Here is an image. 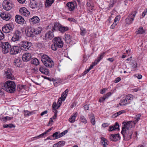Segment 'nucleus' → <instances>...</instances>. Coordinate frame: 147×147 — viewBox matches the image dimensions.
<instances>
[{"instance_id": "nucleus-1", "label": "nucleus", "mask_w": 147, "mask_h": 147, "mask_svg": "<svg viewBox=\"0 0 147 147\" xmlns=\"http://www.w3.org/2000/svg\"><path fill=\"white\" fill-rule=\"evenodd\" d=\"M16 84L13 81H8L4 83L0 84V88L7 92L12 93L15 91Z\"/></svg>"}, {"instance_id": "nucleus-2", "label": "nucleus", "mask_w": 147, "mask_h": 147, "mask_svg": "<svg viewBox=\"0 0 147 147\" xmlns=\"http://www.w3.org/2000/svg\"><path fill=\"white\" fill-rule=\"evenodd\" d=\"M125 129L124 128H122L121 133L123 135L125 140H128L131 138L133 132L132 130H128Z\"/></svg>"}, {"instance_id": "nucleus-3", "label": "nucleus", "mask_w": 147, "mask_h": 147, "mask_svg": "<svg viewBox=\"0 0 147 147\" xmlns=\"http://www.w3.org/2000/svg\"><path fill=\"white\" fill-rule=\"evenodd\" d=\"M22 33L20 31L16 30L13 33V35L12 37L11 40L15 42L20 41L22 38Z\"/></svg>"}, {"instance_id": "nucleus-4", "label": "nucleus", "mask_w": 147, "mask_h": 147, "mask_svg": "<svg viewBox=\"0 0 147 147\" xmlns=\"http://www.w3.org/2000/svg\"><path fill=\"white\" fill-rule=\"evenodd\" d=\"M136 13V11H132L131 12L125 20V22L126 24L130 25L132 23Z\"/></svg>"}, {"instance_id": "nucleus-5", "label": "nucleus", "mask_w": 147, "mask_h": 147, "mask_svg": "<svg viewBox=\"0 0 147 147\" xmlns=\"http://www.w3.org/2000/svg\"><path fill=\"white\" fill-rule=\"evenodd\" d=\"M31 45V43L26 41H22L20 46V49L23 51H27L30 47Z\"/></svg>"}, {"instance_id": "nucleus-6", "label": "nucleus", "mask_w": 147, "mask_h": 147, "mask_svg": "<svg viewBox=\"0 0 147 147\" xmlns=\"http://www.w3.org/2000/svg\"><path fill=\"white\" fill-rule=\"evenodd\" d=\"M123 126L122 128H124L125 129L128 130H131L130 129L134 127L135 125V123L134 121H129L127 122H123Z\"/></svg>"}, {"instance_id": "nucleus-7", "label": "nucleus", "mask_w": 147, "mask_h": 147, "mask_svg": "<svg viewBox=\"0 0 147 147\" xmlns=\"http://www.w3.org/2000/svg\"><path fill=\"white\" fill-rule=\"evenodd\" d=\"M14 26L12 24H6L2 28L3 31L5 33H8L12 31Z\"/></svg>"}, {"instance_id": "nucleus-8", "label": "nucleus", "mask_w": 147, "mask_h": 147, "mask_svg": "<svg viewBox=\"0 0 147 147\" xmlns=\"http://www.w3.org/2000/svg\"><path fill=\"white\" fill-rule=\"evenodd\" d=\"M61 25L59 23L56 22L55 23L54 26L53 24H51L47 26V28H50L51 29V30L53 32H54L55 31H59V30L60 27Z\"/></svg>"}, {"instance_id": "nucleus-9", "label": "nucleus", "mask_w": 147, "mask_h": 147, "mask_svg": "<svg viewBox=\"0 0 147 147\" xmlns=\"http://www.w3.org/2000/svg\"><path fill=\"white\" fill-rule=\"evenodd\" d=\"M2 5L3 9L7 11L10 10L13 7V5L7 0L4 1Z\"/></svg>"}, {"instance_id": "nucleus-10", "label": "nucleus", "mask_w": 147, "mask_h": 147, "mask_svg": "<svg viewBox=\"0 0 147 147\" xmlns=\"http://www.w3.org/2000/svg\"><path fill=\"white\" fill-rule=\"evenodd\" d=\"M53 43H55L58 48H61L63 47V43L61 38L56 37L53 39Z\"/></svg>"}, {"instance_id": "nucleus-11", "label": "nucleus", "mask_w": 147, "mask_h": 147, "mask_svg": "<svg viewBox=\"0 0 147 147\" xmlns=\"http://www.w3.org/2000/svg\"><path fill=\"white\" fill-rule=\"evenodd\" d=\"M67 9L70 11L74 10L75 7L77 6L76 3L75 1L68 2L66 4Z\"/></svg>"}, {"instance_id": "nucleus-12", "label": "nucleus", "mask_w": 147, "mask_h": 147, "mask_svg": "<svg viewBox=\"0 0 147 147\" xmlns=\"http://www.w3.org/2000/svg\"><path fill=\"white\" fill-rule=\"evenodd\" d=\"M20 47L18 46H13L11 48L10 51V53L11 55H16L20 52Z\"/></svg>"}, {"instance_id": "nucleus-13", "label": "nucleus", "mask_w": 147, "mask_h": 147, "mask_svg": "<svg viewBox=\"0 0 147 147\" xmlns=\"http://www.w3.org/2000/svg\"><path fill=\"white\" fill-rule=\"evenodd\" d=\"M40 21L39 18L37 16H34L32 18L29 19V21L30 24L34 25L38 23Z\"/></svg>"}, {"instance_id": "nucleus-14", "label": "nucleus", "mask_w": 147, "mask_h": 147, "mask_svg": "<svg viewBox=\"0 0 147 147\" xmlns=\"http://www.w3.org/2000/svg\"><path fill=\"white\" fill-rule=\"evenodd\" d=\"M5 75L8 79L13 80L14 79L13 76L11 73V70L9 69H8L5 70Z\"/></svg>"}, {"instance_id": "nucleus-15", "label": "nucleus", "mask_w": 147, "mask_h": 147, "mask_svg": "<svg viewBox=\"0 0 147 147\" xmlns=\"http://www.w3.org/2000/svg\"><path fill=\"white\" fill-rule=\"evenodd\" d=\"M19 12L21 14L26 17L29 16L30 14V12L25 7L20 8Z\"/></svg>"}, {"instance_id": "nucleus-16", "label": "nucleus", "mask_w": 147, "mask_h": 147, "mask_svg": "<svg viewBox=\"0 0 147 147\" xmlns=\"http://www.w3.org/2000/svg\"><path fill=\"white\" fill-rule=\"evenodd\" d=\"M33 28V27H28L26 28L25 30V32L26 35L28 37H33V32L32 30Z\"/></svg>"}, {"instance_id": "nucleus-17", "label": "nucleus", "mask_w": 147, "mask_h": 147, "mask_svg": "<svg viewBox=\"0 0 147 147\" xmlns=\"http://www.w3.org/2000/svg\"><path fill=\"white\" fill-rule=\"evenodd\" d=\"M0 17L3 20L7 21L10 19L11 15L7 12H3L1 14Z\"/></svg>"}, {"instance_id": "nucleus-18", "label": "nucleus", "mask_w": 147, "mask_h": 147, "mask_svg": "<svg viewBox=\"0 0 147 147\" xmlns=\"http://www.w3.org/2000/svg\"><path fill=\"white\" fill-rule=\"evenodd\" d=\"M109 139L111 141L116 142L120 139L119 135V134H111L109 136Z\"/></svg>"}, {"instance_id": "nucleus-19", "label": "nucleus", "mask_w": 147, "mask_h": 147, "mask_svg": "<svg viewBox=\"0 0 147 147\" xmlns=\"http://www.w3.org/2000/svg\"><path fill=\"white\" fill-rule=\"evenodd\" d=\"M16 22L20 24H23L24 23V20L22 16L20 15H16L15 17Z\"/></svg>"}, {"instance_id": "nucleus-20", "label": "nucleus", "mask_w": 147, "mask_h": 147, "mask_svg": "<svg viewBox=\"0 0 147 147\" xmlns=\"http://www.w3.org/2000/svg\"><path fill=\"white\" fill-rule=\"evenodd\" d=\"M31 57L32 56L30 53H25L23 55L22 59L24 61H27L30 60Z\"/></svg>"}, {"instance_id": "nucleus-21", "label": "nucleus", "mask_w": 147, "mask_h": 147, "mask_svg": "<svg viewBox=\"0 0 147 147\" xmlns=\"http://www.w3.org/2000/svg\"><path fill=\"white\" fill-rule=\"evenodd\" d=\"M54 65V63L53 60L47 55V67H51Z\"/></svg>"}, {"instance_id": "nucleus-22", "label": "nucleus", "mask_w": 147, "mask_h": 147, "mask_svg": "<svg viewBox=\"0 0 147 147\" xmlns=\"http://www.w3.org/2000/svg\"><path fill=\"white\" fill-rule=\"evenodd\" d=\"M55 113L53 117H52L50 119L49 121V122L48 124V126H49L52 125L53 123V119H55L57 116V111L55 110V112L53 111Z\"/></svg>"}, {"instance_id": "nucleus-23", "label": "nucleus", "mask_w": 147, "mask_h": 147, "mask_svg": "<svg viewBox=\"0 0 147 147\" xmlns=\"http://www.w3.org/2000/svg\"><path fill=\"white\" fill-rule=\"evenodd\" d=\"M78 115L77 112L74 113L69 119V121L71 123H73L75 121Z\"/></svg>"}, {"instance_id": "nucleus-24", "label": "nucleus", "mask_w": 147, "mask_h": 147, "mask_svg": "<svg viewBox=\"0 0 147 147\" xmlns=\"http://www.w3.org/2000/svg\"><path fill=\"white\" fill-rule=\"evenodd\" d=\"M42 30V28H41L38 27L36 28H35L33 27L32 30L33 32V36L35 35L38 34L40 33Z\"/></svg>"}, {"instance_id": "nucleus-25", "label": "nucleus", "mask_w": 147, "mask_h": 147, "mask_svg": "<svg viewBox=\"0 0 147 147\" xmlns=\"http://www.w3.org/2000/svg\"><path fill=\"white\" fill-rule=\"evenodd\" d=\"M119 125L116 122L114 125L111 126H109V128L108 129L109 131H114L119 129Z\"/></svg>"}, {"instance_id": "nucleus-26", "label": "nucleus", "mask_w": 147, "mask_h": 147, "mask_svg": "<svg viewBox=\"0 0 147 147\" xmlns=\"http://www.w3.org/2000/svg\"><path fill=\"white\" fill-rule=\"evenodd\" d=\"M22 62V61L21 59L18 57L15 59L13 61V63L16 67H19L21 64Z\"/></svg>"}, {"instance_id": "nucleus-27", "label": "nucleus", "mask_w": 147, "mask_h": 147, "mask_svg": "<svg viewBox=\"0 0 147 147\" xmlns=\"http://www.w3.org/2000/svg\"><path fill=\"white\" fill-rule=\"evenodd\" d=\"M53 32L52 31L49 30L47 33V39L51 40L54 37Z\"/></svg>"}, {"instance_id": "nucleus-28", "label": "nucleus", "mask_w": 147, "mask_h": 147, "mask_svg": "<svg viewBox=\"0 0 147 147\" xmlns=\"http://www.w3.org/2000/svg\"><path fill=\"white\" fill-rule=\"evenodd\" d=\"M101 145L103 146V147H107V145H108L107 140L103 137H101Z\"/></svg>"}, {"instance_id": "nucleus-29", "label": "nucleus", "mask_w": 147, "mask_h": 147, "mask_svg": "<svg viewBox=\"0 0 147 147\" xmlns=\"http://www.w3.org/2000/svg\"><path fill=\"white\" fill-rule=\"evenodd\" d=\"M129 103L130 102L128 101L125 98L121 100L120 105L125 106Z\"/></svg>"}, {"instance_id": "nucleus-30", "label": "nucleus", "mask_w": 147, "mask_h": 147, "mask_svg": "<svg viewBox=\"0 0 147 147\" xmlns=\"http://www.w3.org/2000/svg\"><path fill=\"white\" fill-rule=\"evenodd\" d=\"M71 36L69 34H65V40L67 43H69L71 41Z\"/></svg>"}, {"instance_id": "nucleus-31", "label": "nucleus", "mask_w": 147, "mask_h": 147, "mask_svg": "<svg viewBox=\"0 0 147 147\" xmlns=\"http://www.w3.org/2000/svg\"><path fill=\"white\" fill-rule=\"evenodd\" d=\"M145 32V30H144L143 28L141 26L136 31V33L137 34H142Z\"/></svg>"}, {"instance_id": "nucleus-32", "label": "nucleus", "mask_w": 147, "mask_h": 147, "mask_svg": "<svg viewBox=\"0 0 147 147\" xmlns=\"http://www.w3.org/2000/svg\"><path fill=\"white\" fill-rule=\"evenodd\" d=\"M30 7L32 9H34L37 7V4L36 2L34 1H30Z\"/></svg>"}, {"instance_id": "nucleus-33", "label": "nucleus", "mask_w": 147, "mask_h": 147, "mask_svg": "<svg viewBox=\"0 0 147 147\" xmlns=\"http://www.w3.org/2000/svg\"><path fill=\"white\" fill-rule=\"evenodd\" d=\"M69 30L68 27L66 26L64 27L61 25L59 31L62 33H63Z\"/></svg>"}, {"instance_id": "nucleus-34", "label": "nucleus", "mask_w": 147, "mask_h": 147, "mask_svg": "<svg viewBox=\"0 0 147 147\" xmlns=\"http://www.w3.org/2000/svg\"><path fill=\"white\" fill-rule=\"evenodd\" d=\"M31 63L35 65H39V62L38 60L37 59L34 58L31 61Z\"/></svg>"}, {"instance_id": "nucleus-35", "label": "nucleus", "mask_w": 147, "mask_h": 147, "mask_svg": "<svg viewBox=\"0 0 147 147\" xmlns=\"http://www.w3.org/2000/svg\"><path fill=\"white\" fill-rule=\"evenodd\" d=\"M105 52H103L101 53L100 55H99L97 59H96V61H97V62H99L100 60L103 59L105 56Z\"/></svg>"}, {"instance_id": "nucleus-36", "label": "nucleus", "mask_w": 147, "mask_h": 147, "mask_svg": "<svg viewBox=\"0 0 147 147\" xmlns=\"http://www.w3.org/2000/svg\"><path fill=\"white\" fill-rule=\"evenodd\" d=\"M125 98L130 103L131 100H132L133 99V96L132 94H129L127 95L125 97Z\"/></svg>"}, {"instance_id": "nucleus-37", "label": "nucleus", "mask_w": 147, "mask_h": 147, "mask_svg": "<svg viewBox=\"0 0 147 147\" xmlns=\"http://www.w3.org/2000/svg\"><path fill=\"white\" fill-rule=\"evenodd\" d=\"M86 4L87 6V9L89 11H90V10H93L94 7L93 4H91L89 2H87Z\"/></svg>"}, {"instance_id": "nucleus-38", "label": "nucleus", "mask_w": 147, "mask_h": 147, "mask_svg": "<svg viewBox=\"0 0 147 147\" xmlns=\"http://www.w3.org/2000/svg\"><path fill=\"white\" fill-rule=\"evenodd\" d=\"M53 108L54 110L53 111L55 112V110H57V109H58L60 107V105L58 106L57 105L56 102H53L52 105Z\"/></svg>"}, {"instance_id": "nucleus-39", "label": "nucleus", "mask_w": 147, "mask_h": 147, "mask_svg": "<svg viewBox=\"0 0 147 147\" xmlns=\"http://www.w3.org/2000/svg\"><path fill=\"white\" fill-rule=\"evenodd\" d=\"M141 116V115L140 114H138L135 116L134 117L135 120L134 121L135 123V124L140 120Z\"/></svg>"}, {"instance_id": "nucleus-40", "label": "nucleus", "mask_w": 147, "mask_h": 147, "mask_svg": "<svg viewBox=\"0 0 147 147\" xmlns=\"http://www.w3.org/2000/svg\"><path fill=\"white\" fill-rule=\"evenodd\" d=\"M90 119L91 123L93 125H95V120L94 115L92 114V115L90 117Z\"/></svg>"}, {"instance_id": "nucleus-41", "label": "nucleus", "mask_w": 147, "mask_h": 147, "mask_svg": "<svg viewBox=\"0 0 147 147\" xmlns=\"http://www.w3.org/2000/svg\"><path fill=\"white\" fill-rule=\"evenodd\" d=\"M80 121L84 123H86L87 122V120L85 117L83 115L80 116Z\"/></svg>"}, {"instance_id": "nucleus-42", "label": "nucleus", "mask_w": 147, "mask_h": 147, "mask_svg": "<svg viewBox=\"0 0 147 147\" xmlns=\"http://www.w3.org/2000/svg\"><path fill=\"white\" fill-rule=\"evenodd\" d=\"M41 60L44 65L46 66V55L44 54L41 57Z\"/></svg>"}, {"instance_id": "nucleus-43", "label": "nucleus", "mask_w": 147, "mask_h": 147, "mask_svg": "<svg viewBox=\"0 0 147 147\" xmlns=\"http://www.w3.org/2000/svg\"><path fill=\"white\" fill-rule=\"evenodd\" d=\"M54 0H47V7L50 6L54 2Z\"/></svg>"}, {"instance_id": "nucleus-44", "label": "nucleus", "mask_w": 147, "mask_h": 147, "mask_svg": "<svg viewBox=\"0 0 147 147\" xmlns=\"http://www.w3.org/2000/svg\"><path fill=\"white\" fill-rule=\"evenodd\" d=\"M24 115L26 116H29L33 114V112L27 110L24 111Z\"/></svg>"}, {"instance_id": "nucleus-45", "label": "nucleus", "mask_w": 147, "mask_h": 147, "mask_svg": "<svg viewBox=\"0 0 147 147\" xmlns=\"http://www.w3.org/2000/svg\"><path fill=\"white\" fill-rule=\"evenodd\" d=\"M12 117L6 116L2 118L1 120L2 121H6L7 120H11L12 119Z\"/></svg>"}, {"instance_id": "nucleus-46", "label": "nucleus", "mask_w": 147, "mask_h": 147, "mask_svg": "<svg viewBox=\"0 0 147 147\" xmlns=\"http://www.w3.org/2000/svg\"><path fill=\"white\" fill-rule=\"evenodd\" d=\"M46 67L44 66H41L39 68L40 71L42 73L45 74L46 72Z\"/></svg>"}, {"instance_id": "nucleus-47", "label": "nucleus", "mask_w": 147, "mask_h": 147, "mask_svg": "<svg viewBox=\"0 0 147 147\" xmlns=\"http://www.w3.org/2000/svg\"><path fill=\"white\" fill-rule=\"evenodd\" d=\"M125 112V110H121V111H119V112L115 113L114 114L115 117H116L120 115L121 114L124 113Z\"/></svg>"}, {"instance_id": "nucleus-48", "label": "nucleus", "mask_w": 147, "mask_h": 147, "mask_svg": "<svg viewBox=\"0 0 147 147\" xmlns=\"http://www.w3.org/2000/svg\"><path fill=\"white\" fill-rule=\"evenodd\" d=\"M3 127L4 128H7L8 127L11 128L12 127H14L15 126L13 125V124L10 123L8 124H4L3 125Z\"/></svg>"}, {"instance_id": "nucleus-49", "label": "nucleus", "mask_w": 147, "mask_h": 147, "mask_svg": "<svg viewBox=\"0 0 147 147\" xmlns=\"http://www.w3.org/2000/svg\"><path fill=\"white\" fill-rule=\"evenodd\" d=\"M57 48H58L57 46L55 43H53V44L51 46V49L55 51H57Z\"/></svg>"}, {"instance_id": "nucleus-50", "label": "nucleus", "mask_w": 147, "mask_h": 147, "mask_svg": "<svg viewBox=\"0 0 147 147\" xmlns=\"http://www.w3.org/2000/svg\"><path fill=\"white\" fill-rule=\"evenodd\" d=\"M65 143V142L64 141H59L57 143V144L59 147L63 146Z\"/></svg>"}, {"instance_id": "nucleus-51", "label": "nucleus", "mask_w": 147, "mask_h": 147, "mask_svg": "<svg viewBox=\"0 0 147 147\" xmlns=\"http://www.w3.org/2000/svg\"><path fill=\"white\" fill-rule=\"evenodd\" d=\"M53 136L55 138V139H58L60 138L59 137V134L58 132H56L54 133L53 135Z\"/></svg>"}, {"instance_id": "nucleus-52", "label": "nucleus", "mask_w": 147, "mask_h": 147, "mask_svg": "<svg viewBox=\"0 0 147 147\" xmlns=\"http://www.w3.org/2000/svg\"><path fill=\"white\" fill-rule=\"evenodd\" d=\"M4 38V34L0 30V45H1V40L3 39Z\"/></svg>"}, {"instance_id": "nucleus-53", "label": "nucleus", "mask_w": 147, "mask_h": 147, "mask_svg": "<svg viewBox=\"0 0 147 147\" xmlns=\"http://www.w3.org/2000/svg\"><path fill=\"white\" fill-rule=\"evenodd\" d=\"M120 18V16H116L114 19V22L117 24L118 23Z\"/></svg>"}, {"instance_id": "nucleus-54", "label": "nucleus", "mask_w": 147, "mask_h": 147, "mask_svg": "<svg viewBox=\"0 0 147 147\" xmlns=\"http://www.w3.org/2000/svg\"><path fill=\"white\" fill-rule=\"evenodd\" d=\"M67 132V130H65L63 132H62L61 133L59 134V136L60 137V138L61 137L63 136L65 134H66Z\"/></svg>"}, {"instance_id": "nucleus-55", "label": "nucleus", "mask_w": 147, "mask_h": 147, "mask_svg": "<svg viewBox=\"0 0 147 147\" xmlns=\"http://www.w3.org/2000/svg\"><path fill=\"white\" fill-rule=\"evenodd\" d=\"M46 135V131H45L43 133L40 134V135L38 136L39 138L45 137Z\"/></svg>"}, {"instance_id": "nucleus-56", "label": "nucleus", "mask_w": 147, "mask_h": 147, "mask_svg": "<svg viewBox=\"0 0 147 147\" xmlns=\"http://www.w3.org/2000/svg\"><path fill=\"white\" fill-rule=\"evenodd\" d=\"M66 96L67 95L63 93V94H61V97L60 98V99H61V100H62L63 101H64L65 100Z\"/></svg>"}, {"instance_id": "nucleus-57", "label": "nucleus", "mask_w": 147, "mask_h": 147, "mask_svg": "<svg viewBox=\"0 0 147 147\" xmlns=\"http://www.w3.org/2000/svg\"><path fill=\"white\" fill-rule=\"evenodd\" d=\"M86 30L85 29H81L80 34L81 35L84 36L86 33Z\"/></svg>"}, {"instance_id": "nucleus-58", "label": "nucleus", "mask_w": 147, "mask_h": 147, "mask_svg": "<svg viewBox=\"0 0 147 147\" xmlns=\"http://www.w3.org/2000/svg\"><path fill=\"white\" fill-rule=\"evenodd\" d=\"M46 79L48 81V82H49V83L50 82L51 83V82L53 83V78L47 77Z\"/></svg>"}, {"instance_id": "nucleus-59", "label": "nucleus", "mask_w": 147, "mask_h": 147, "mask_svg": "<svg viewBox=\"0 0 147 147\" xmlns=\"http://www.w3.org/2000/svg\"><path fill=\"white\" fill-rule=\"evenodd\" d=\"M105 99V97H101L100 98L98 101L100 102H104Z\"/></svg>"}, {"instance_id": "nucleus-60", "label": "nucleus", "mask_w": 147, "mask_h": 147, "mask_svg": "<svg viewBox=\"0 0 147 147\" xmlns=\"http://www.w3.org/2000/svg\"><path fill=\"white\" fill-rule=\"evenodd\" d=\"M147 12V8L144 11L142 12V16L143 18L144 17Z\"/></svg>"}, {"instance_id": "nucleus-61", "label": "nucleus", "mask_w": 147, "mask_h": 147, "mask_svg": "<svg viewBox=\"0 0 147 147\" xmlns=\"http://www.w3.org/2000/svg\"><path fill=\"white\" fill-rule=\"evenodd\" d=\"M112 94V93L111 92H109L107 94L105 95V98H108L109 96H110Z\"/></svg>"}, {"instance_id": "nucleus-62", "label": "nucleus", "mask_w": 147, "mask_h": 147, "mask_svg": "<svg viewBox=\"0 0 147 147\" xmlns=\"http://www.w3.org/2000/svg\"><path fill=\"white\" fill-rule=\"evenodd\" d=\"M117 23L114 22L111 26V28L112 29L114 28L117 25Z\"/></svg>"}, {"instance_id": "nucleus-63", "label": "nucleus", "mask_w": 147, "mask_h": 147, "mask_svg": "<svg viewBox=\"0 0 147 147\" xmlns=\"http://www.w3.org/2000/svg\"><path fill=\"white\" fill-rule=\"evenodd\" d=\"M107 90V89L104 88L100 90V93L102 94H103Z\"/></svg>"}, {"instance_id": "nucleus-64", "label": "nucleus", "mask_w": 147, "mask_h": 147, "mask_svg": "<svg viewBox=\"0 0 147 147\" xmlns=\"http://www.w3.org/2000/svg\"><path fill=\"white\" fill-rule=\"evenodd\" d=\"M121 80V78L119 77L116 78L114 82L115 83H117L119 82Z\"/></svg>"}]
</instances>
